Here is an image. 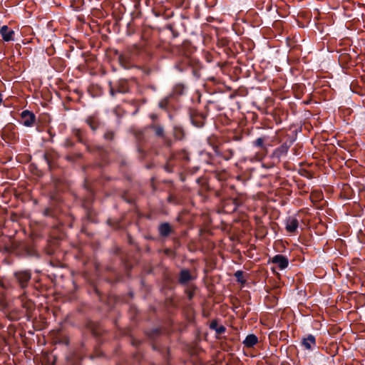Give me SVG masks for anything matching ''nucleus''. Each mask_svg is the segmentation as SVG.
Masks as SVG:
<instances>
[{
  "instance_id": "1",
  "label": "nucleus",
  "mask_w": 365,
  "mask_h": 365,
  "mask_svg": "<svg viewBox=\"0 0 365 365\" xmlns=\"http://www.w3.org/2000/svg\"><path fill=\"white\" fill-rule=\"evenodd\" d=\"M21 117L22 123L26 127L32 126L36 120L35 115L32 112L27 110L22 111Z\"/></svg>"
},
{
  "instance_id": "2",
  "label": "nucleus",
  "mask_w": 365,
  "mask_h": 365,
  "mask_svg": "<svg viewBox=\"0 0 365 365\" xmlns=\"http://www.w3.org/2000/svg\"><path fill=\"white\" fill-rule=\"evenodd\" d=\"M271 262L272 263L277 264L280 269H284L289 265L288 259L282 255H277L274 256L272 258Z\"/></svg>"
},
{
  "instance_id": "3",
  "label": "nucleus",
  "mask_w": 365,
  "mask_h": 365,
  "mask_svg": "<svg viewBox=\"0 0 365 365\" xmlns=\"http://www.w3.org/2000/svg\"><path fill=\"white\" fill-rule=\"evenodd\" d=\"M1 36L4 41H14V36L15 34L14 31L11 29H9L7 26L4 25L0 29Z\"/></svg>"
},
{
  "instance_id": "4",
  "label": "nucleus",
  "mask_w": 365,
  "mask_h": 365,
  "mask_svg": "<svg viewBox=\"0 0 365 365\" xmlns=\"http://www.w3.org/2000/svg\"><path fill=\"white\" fill-rule=\"evenodd\" d=\"M16 277L18 279L21 287L27 286L28 282L31 279V273L27 271H22L16 273Z\"/></svg>"
},
{
  "instance_id": "5",
  "label": "nucleus",
  "mask_w": 365,
  "mask_h": 365,
  "mask_svg": "<svg viewBox=\"0 0 365 365\" xmlns=\"http://www.w3.org/2000/svg\"><path fill=\"white\" fill-rule=\"evenodd\" d=\"M299 226L298 220L294 217H289L286 220V230L289 233L297 231Z\"/></svg>"
},
{
  "instance_id": "6",
  "label": "nucleus",
  "mask_w": 365,
  "mask_h": 365,
  "mask_svg": "<svg viewBox=\"0 0 365 365\" xmlns=\"http://www.w3.org/2000/svg\"><path fill=\"white\" fill-rule=\"evenodd\" d=\"M302 345L307 350L312 349V348L316 346L315 337L313 335L309 334L307 337L303 339Z\"/></svg>"
},
{
  "instance_id": "7",
  "label": "nucleus",
  "mask_w": 365,
  "mask_h": 365,
  "mask_svg": "<svg viewBox=\"0 0 365 365\" xmlns=\"http://www.w3.org/2000/svg\"><path fill=\"white\" fill-rule=\"evenodd\" d=\"M258 342V339L255 334H249L246 336L243 341L244 345L246 347H253Z\"/></svg>"
},
{
  "instance_id": "8",
  "label": "nucleus",
  "mask_w": 365,
  "mask_h": 365,
  "mask_svg": "<svg viewBox=\"0 0 365 365\" xmlns=\"http://www.w3.org/2000/svg\"><path fill=\"white\" fill-rule=\"evenodd\" d=\"M288 150H289L288 145L287 143H284L275 149L274 154L277 157L279 158L282 155H286L287 153Z\"/></svg>"
},
{
  "instance_id": "9",
  "label": "nucleus",
  "mask_w": 365,
  "mask_h": 365,
  "mask_svg": "<svg viewBox=\"0 0 365 365\" xmlns=\"http://www.w3.org/2000/svg\"><path fill=\"white\" fill-rule=\"evenodd\" d=\"M158 230H159V233L161 236L167 237L170 233L171 227L168 223L165 222V223L161 224L159 226Z\"/></svg>"
},
{
  "instance_id": "10",
  "label": "nucleus",
  "mask_w": 365,
  "mask_h": 365,
  "mask_svg": "<svg viewBox=\"0 0 365 365\" xmlns=\"http://www.w3.org/2000/svg\"><path fill=\"white\" fill-rule=\"evenodd\" d=\"M267 139L266 137H260L257 138L254 142L253 145L256 147L262 148L264 151V156L266 155L267 150V147L264 145V141Z\"/></svg>"
},
{
  "instance_id": "11",
  "label": "nucleus",
  "mask_w": 365,
  "mask_h": 365,
  "mask_svg": "<svg viewBox=\"0 0 365 365\" xmlns=\"http://www.w3.org/2000/svg\"><path fill=\"white\" fill-rule=\"evenodd\" d=\"M191 278L190 272L187 269H183L180 272L179 281L182 284H185L190 281Z\"/></svg>"
},
{
  "instance_id": "12",
  "label": "nucleus",
  "mask_w": 365,
  "mask_h": 365,
  "mask_svg": "<svg viewBox=\"0 0 365 365\" xmlns=\"http://www.w3.org/2000/svg\"><path fill=\"white\" fill-rule=\"evenodd\" d=\"M210 327L211 329H214L219 334H223L225 331V327L222 325H218L217 322L213 320L211 322Z\"/></svg>"
},
{
  "instance_id": "13",
  "label": "nucleus",
  "mask_w": 365,
  "mask_h": 365,
  "mask_svg": "<svg viewBox=\"0 0 365 365\" xmlns=\"http://www.w3.org/2000/svg\"><path fill=\"white\" fill-rule=\"evenodd\" d=\"M151 128L155 130V133L157 136L163 137L164 128L160 125H151Z\"/></svg>"
},
{
  "instance_id": "14",
  "label": "nucleus",
  "mask_w": 365,
  "mask_h": 365,
  "mask_svg": "<svg viewBox=\"0 0 365 365\" xmlns=\"http://www.w3.org/2000/svg\"><path fill=\"white\" fill-rule=\"evenodd\" d=\"M105 137L107 138H112V133H106Z\"/></svg>"
},
{
  "instance_id": "15",
  "label": "nucleus",
  "mask_w": 365,
  "mask_h": 365,
  "mask_svg": "<svg viewBox=\"0 0 365 365\" xmlns=\"http://www.w3.org/2000/svg\"><path fill=\"white\" fill-rule=\"evenodd\" d=\"M90 124V126L91 128L93 129V130H95V127L93 125V124L91 123H89Z\"/></svg>"
},
{
  "instance_id": "16",
  "label": "nucleus",
  "mask_w": 365,
  "mask_h": 365,
  "mask_svg": "<svg viewBox=\"0 0 365 365\" xmlns=\"http://www.w3.org/2000/svg\"><path fill=\"white\" fill-rule=\"evenodd\" d=\"M242 273L240 272H237V273L235 274L236 276H237L238 274H241Z\"/></svg>"
}]
</instances>
